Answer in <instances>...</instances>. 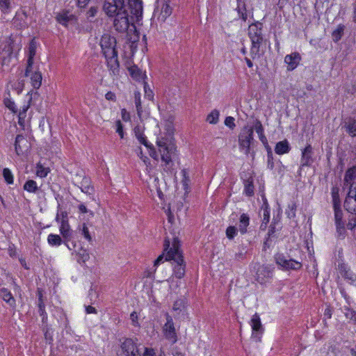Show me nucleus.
I'll list each match as a JSON object with an SVG mask.
<instances>
[{
  "instance_id": "nucleus-2",
  "label": "nucleus",
  "mask_w": 356,
  "mask_h": 356,
  "mask_svg": "<svg viewBox=\"0 0 356 356\" xmlns=\"http://www.w3.org/2000/svg\"><path fill=\"white\" fill-rule=\"evenodd\" d=\"M128 9L115 14L113 25L115 29L120 33L127 31L131 26L135 28V24L139 23L142 19L143 1L142 0H129Z\"/></svg>"
},
{
  "instance_id": "nucleus-11",
  "label": "nucleus",
  "mask_w": 356,
  "mask_h": 356,
  "mask_svg": "<svg viewBox=\"0 0 356 356\" xmlns=\"http://www.w3.org/2000/svg\"><path fill=\"white\" fill-rule=\"evenodd\" d=\"M165 317L166 323L163 326V333L165 338L174 344L177 341V335L174 322L172 317L168 313L165 314Z\"/></svg>"
},
{
  "instance_id": "nucleus-62",
  "label": "nucleus",
  "mask_w": 356,
  "mask_h": 356,
  "mask_svg": "<svg viewBox=\"0 0 356 356\" xmlns=\"http://www.w3.org/2000/svg\"><path fill=\"white\" fill-rule=\"evenodd\" d=\"M337 232L339 234V236H344L345 234V227L344 224H336Z\"/></svg>"
},
{
  "instance_id": "nucleus-45",
  "label": "nucleus",
  "mask_w": 356,
  "mask_h": 356,
  "mask_svg": "<svg viewBox=\"0 0 356 356\" xmlns=\"http://www.w3.org/2000/svg\"><path fill=\"white\" fill-rule=\"evenodd\" d=\"M10 0H0V10L3 14H8L10 12Z\"/></svg>"
},
{
  "instance_id": "nucleus-20",
  "label": "nucleus",
  "mask_w": 356,
  "mask_h": 356,
  "mask_svg": "<svg viewBox=\"0 0 356 356\" xmlns=\"http://www.w3.org/2000/svg\"><path fill=\"white\" fill-rule=\"evenodd\" d=\"M56 19L58 23L62 26L67 27L70 22L76 19L74 15L70 14L67 10H63L58 13L56 16Z\"/></svg>"
},
{
  "instance_id": "nucleus-17",
  "label": "nucleus",
  "mask_w": 356,
  "mask_h": 356,
  "mask_svg": "<svg viewBox=\"0 0 356 356\" xmlns=\"http://www.w3.org/2000/svg\"><path fill=\"white\" fill-rule=\"evenodd\" d=\"M128 72L131 78L138 83H143L147 79L146 72H143L140 68H139L136 65H131L128 67Z\"/></svg>"
},
{
  "instance_id": "nucleus-64",
  "label": "nucleus",
  "mask_w": 356,
  "mask_h": 356,
  "mask_svg": "<svg viewBox=\"0 0 356 356\" xmlns=\"http://www.w3.org/2000/svg\"><path fill=\"white\" fill-rule=\"evenodd\" d=\"M154 355H155L154 349L145 348L143 355V356H154Z\"/></svg>"
},
{
  "instance_id": "nucleus-37",
  "label": "nucleus",
  "mask_w": 356,
  "mask_h": 356,
  "mask_svg": "<svg viewBox=\"0 0 356 356\" xmlns=\"http://www.w3.org/2000/svg\"><path fill=\"white\" fill-rule=\"evenodd\" d=\"M134 104L136 108L137 114L139 118L143 115V108L141 105V94L139 91L136 90L134 92Z\"/></svg>"
},
{
  "instance_id": "nucleus-22",
  "label": "nucleus",
  "mask_w": 356,
  "mask_h": 356,
  "mask_svg": "<svg viewBox=\"0 0 356 356\" xmlns=\"http://www.w3.org/2000/svg\"><path fill=\"white\" fill-rule=\"evenodd\" d=\"M0 296L3 300L10 306V307L13 309H16V300L10 290L5 287L0 289Z\"/></svg>"
},
{
  "instance_id": "nucleus-21",
  "label": "nucleus",
  "mask_w": 356,
  "mask_h": 356,
  "mask_svg": "<svg viewBox=\"0 0 356 356\" xmlns=\"http://www.w3.org/2000/svg\"><path fill=\"white\" fill-rule=\"evenodd\" d=\"M59 226V232L64 241L68 243L72 235V229H71L69 220H60Z\"/></svg>"
},
{
  "instance_id": "nucleus-50",
  "label": "nucleus",
  "mask_w": 356,
  "mask_h": 356,
  "mask_svg": "<svg viewBox=\"0 0 356 356\" xmlns=\"http://www.w3.org/2000/svg\"><path fill=\"white\" fill-rule=\"evenodd\" d=\"M33 53V55L35 54V50L33 49V50H30V54H32ZM33 57L31 55H30L29 58H28V60H27V66H26V70H25V76H29L31 72V70H32V67H33Z\"/></svg>"
},
{
  "instance_id": "nucleus-60",
  "label": "nucleus",
  "mask_w": 356,
  "mask_h": 356,
  "mask_svg": "<svg viewBox=\"0 0 356 356\" xmlns=\"http://www.w3.org/2000/svg\"><path fill=\"white\" fill-rule=\"evenodd\" d=\"M130 319L132 322V325L134 326H138V316L136 312H133L130 314Z\"/></svg>"
},
{
  "instance_id": "nucleus-41",
  "label": "nucleus",
  "mask_w": 356,
  "mask_h": 356,
  "mask_svg": "<svg viewBox=\"0 0 356 356\" xmlns=\"http://www.w3.org/2000/svg\"><path fill=\"white\" fill-rule=\"evenodd\" d=\"M356 179V165L349 168L344 176V182L348 184L350 181Z\"/></svg>"
},
{
  "instance_id": "nucleus-32",
  "label": "nucleus",
  "mask_w": 356,
  "mask_h": 356,
  "mask_svg": "<svg viewBox=\"0 0 356 356\" xmlns=\"http://www.w3.org/2000/svg\"><path fill=\"white\" fill-rule=\"evenodd\" d=\"M255 129V131L259 135V140L264 145H267V138L264 135V129L261 122L259 120H256L253 129Z\"/></svg>"
},
{
  "instance_id": "nucleus-13",
  "label": "nucleus",
  "mask_w": 356,
  "mask_h": 356,
  "mask_svg": "<svg viewBox=\"0 0 356 356\" xmlns=\"http://www.w3.org/2000/svg\"><path fill=\"white\" fill-rule=\"evenodd\" d=\"M134 131L136 138L138 140L140 143L145 146L147 148L149 156L152 159L156 160V149L154 145L148 142L146 136L143 133V131L141 129V127L140 126L135 127Z\"/></svg>"
},
{
  "instance_id": "nucleus-14",
  "label": "nucleus",
  "mask_w": 356,
  "mask_h": 356,
  "mask_svg": "<svg viewBox=\"0 0 356 356\" xmlns=\"http://www.w3.org/2000/svg\"><path fill=\"white\" fill-rule=\"evenodd\" d=\"M251 327L252 329V338L254 339L256 341H260L264 330L260 316L257 313H255L251 318Z\"/></svg>"
},
{
  "instance_id": "nucleus-4",
  "label": "nucleus",
  "mask_w": 356,
  "mask_h": 356,
  "mask_svg": "<svg viewBox=\"0 0 356 356\" xmlns=\"http://www.w3.org/2000/svg\"><path fill=\"white\" fill-rule=\"evenodd\" d=\"M163 246L164 252L166 254L165 260H173L175 263L173 268L175 276L178 279L182 278L185 275L186 264L182 253L179 250L178 243L175 241L172 243V246L170 247V241L165 239Z\"/></svg>"
},
{
  "instance_id": "nucleus-24",
  "label": "nucleus",
  "mask_w": 356,
  "mask_h": 356,
  "mask_svg": "<svg viewBox=\"0 0 356 356\" xmlns=\"http://www.w3.org/2000/svg\"><path fill=\"white\" fill-rule=\"evenodd\" d=\"M182 175L181 184L183 186V189L184 190V199L188 195V194L191 192L190 183L191 179L186 169H183L181 172Z\"/></svg>"
},
{
  "instance_id": "nucleus-52",
  "label": "nucleus",
  "mask_w": 356,
  "mask_h": 356,
  "mask_svg": "<svg viewBox=\"0 0 356 356\" xmlns=\"http://www.w3.org/2000/svg\"><path fill=\"white\" fill-rule=\"evenodd\" d=\"M31 97H30L29 102L26 104H24L22 108L19 110L18 118H26V112L31 106Z\"/></svg>"
},
{
  "instance_id": "nucleus-56",
  "label": "nucleus",
  "mask_w": 356,
  "mask_h": 356,
  "mask_svg": "<svg viewBox=\"0 0 356 356\" xmlns=\"http://www.w3.org/2000/svg\"><path fill=\"white\" fill-rule=\"evenodd\" d=\"M267 160L268 168L273 170L274 168V162L271 148H269L268 154H267Z\"/></svg>"
},
{
  "instance_id": "nucleus-28",
  "label": "nucleus",
  "mask_w": 356,
  "mask_h": 356,
  "mask_svg": "<svg viewBox=\"0 0 356 356\" xmlns=\"http://www.w3.org/2000/svg\"><path fill=\"white\" fill-rule=\"evenodd\" d=\"M250 224V217L247 213H242L239 218L238 230L241 234L247 232V227Z\"/></svg>"
},
{
  "instance_id": "nucleus-53",
  "label": "nucleus",
  "mask_w": 356,
  "mask_h": 356,
  "mask_svg": "<svg viewBox=\"0 0 356 356\" xmlns=\"http://www.w3.org/2000/svg\"><path fill=\"white\" fill-rule=\"evenodd\" d=\"M237 234V229L234 226H229L226 229L227 237L232 240Z\"/></svg>"
},
{
  "instance_id": "nucleus-6",
  "label": "nucleus",
  "mask_w": 356,
  "mask_h": 356,
  "mask_svg": "<svg viewBox=\"0 0 356 356\" xmlns=\"http://www.w3.org/2000/svg\"><path fill=\"white\" fill-rule=\"evenodd\" d=\"M20 49L21 45L17 44L16 37L13 34L3 41L0 51V64L3 71L9 67L14 51Z\"/></svg>"
},
{
  "instance_id": "nucleus-26",
  "label": "nucleus",
  "mask_w": 356,
  "mask_h": 356,
  "mask_svg": "<svg viewBox=\"0 0 356 356\" xmlns=\"http://www.w3.org/2000/svg\"><path fill=\"white\" fill-rule=\"evenodd\" d=\"M47 243L50 246L52 247H58L60 246L63 243H64L67 247V243L64 241V239L61 238V236L56 234H49L47 236Z\"/></svg>"
},
{
  "instance_id": "nucleus-23",
  "label": "nucleus",
  "mask_w": 356,
  "mask_h": 356,
  "mask_svg": "<svg viewBox=\"0 0 356 356\" xmlns=\"http://www.w3.org/2000/svg\"><path fill=\"white\" fill-rule=\"evenodd\" d=\"M143 284L144 288L146 289L147 292L152 293V289L154 286V270L151 271L149 270H147L144 272L143 275Z\"/></svg>"
},
{
  "instance_id": "nucleus-33",
  "label": "nucleus",
  "mask_w": 356,
  "mask_h": 356,
  "mask_svg": "<svg viewBox=\"0 0 356 356\" xmlns=\"http://www.w3.org/2000/svg\"><path fill=\"white\" fill-rule=\"evenodd\" d=\"M38 306L39 314H40V316L42 318V322L43 323H45L47 321L48 316H47V312L45 310V305L44 303V301H43V299H42V296L41 293H40V295H39V297H38Z\"/></svg>"
},
{
  "instance_id": "nucleus-19",
  "label": "nucleus",
  "mask_w": 356,
  "mask_h": 356,
  "mask_svg": "<svg viewBox=\"0 0 356 356\" xmlns=\"http://www.w3.org/2000/svg\"><path fill=\"white\" fill-rule=\"evenodd\" d=\"M301 60V56L299 53L294 52L286 55L284 58V62L287 64V70L292 71L295 70Z\"/></svg>"
},
{
  "instance_id": "nucleus-58",
  "label": "nucleus",
  "mask_w": 356,
  "mask_h": 356,
  "mask_svg": "<svg viewBox=\"0 0 356 356\" xmlns=\"http://www.w3.org/2000/svg\"><path fill=\"white\" fill-rule=\"evenodd\" d=\"M234 120H235L233 117L228 116L225 120V124L231 129H233L236 127Z\"/></svg>"
},
{
  "instance_id": "nucleus-40",
  "label": "nucleus",
  "mask_w": 356,
  "mask_h": 356,
  "mask_svg": "<svg viewBox=\"0 0 356 356\" xmlns=\"http://www.w3.org/2000/svg\"><path fill=\"white\" fill-rule=\"evenodd\" d=\"M345 127L351 136H356V120L349 118L346 122Z\"/></svg>"
},
{
  "instance_id": "nucleus-1",
  "label": "nucleus",
  "mask_w": 356,
  "mask_h": 356,
  "mask_svg": "<svg viewBox=\"0 0 356 356\" xmlns=\"http://www.w3.org/2000/svg\"><path fill=\"white\" fill-rule=\"evenodd\" d=\"M166 137L157 141V146L161 154V166L166 172H172L174 162L178 159L177 147L173 142V118L170 116L165 122Z\"/></svg>"
},
{
  "instance_id": "nucleus-5",
  "label": "nucleus",
  "mask_w": 356,
  "mask_h": 356,
  "mask_svg": "<svg viewBox=\"0 0 356 356\" xmlns=\"http://www.w3.org/2000/svg\"><path fill=\"white\" fill-rule=\"evenodd\" d=\"M263 24L256 22L251 24L248 29V37L251 41L250 54L252 59L259 58L260 48L266 39L263 34Z\"/></svg>"
},
{
  "instance_id": "nucleus-16",
  "label": "nucleus",
  "mask_w": 356,
  "mask_h": 356,
  "mask_svg": "<svg viewBox=\"0 0 356 356\" xmlns=\"http://www.w3.org/2000/svg\"><path fill=\"white\" fill-rule=\"evenodd\" d=\"M313 148L310 144H307L302 150L300 170L304 167H309L312 165L314 160L313 159Z\"/></svg>"
},
{
  "instance_id": "nucleus-39",
  "label": "nucleus",
  "mask_w": 356,
  "mask_h": 356,
  "mask_svg": "<svg viewBox=\"0 0 356 356\" xmlns=\"http://www.w3.org/2000/svg\"><path fill=\"white\" fill-rule=\"evenodd\" d=\"M23 188L24 191L29 193H35L38 191V186L35 181L33 179H29L24 183Z\"/></svg>"
},
{
  "instance_id": "nucleus-35",
  "label": "nucleus",
  "mask_w": 356,
  "mask_h": 356,
  "mask_svg": "<svg viewBox=\"0 0 356 356\" xmlns=\"http://www.w3.org/2000/svg\"><path fill=\"white\" fill-rule=\"evenodd\" d=\"M344 208L350 213L356 212V198H353V196H346L344 202Z\"/></svg>"
},
{
  "instance_id": "nucleus-63",
  "label": "nucleus",
  "mask_w": 356,
  "mask_h": 356,
  "mask_svg": "<svg viewBox=\"0 0 356 356\" xmlns=\"http://www.w3.org/2000/svg\"><path fill=\"white\" fill-rule=\"evenodd\" d=\"M76 5L78 7L81 8H86V6L89 3L90 0H76Z\"/></svg>"
},
{
  "instance_id": "nucleus-38",
  "label": "nucleus",
  "mask_w": 356,
  "mask_h": 356,
  "mask_svg": "<svg viewBox=\"0 0 356 356\" xmlns=\"http://www.w3.org/2000/svg\"><path fill=\"white\" fill-rule=\"evenodd\" d=\"M50 172L48 167H44L40 162L38 163L35 166V174L40 178L46 177Z\"/></svg>"
},
{
  "instance_id": "nucleus-8",
  "label": "nucleus",
  "mask_w": 356,
  "mask_h": 356,
  "mask_svg": "<svg viewBox=\"0 0 356 356\" xmlns=\"http://www.w3.org/2000/svg\"><path fill=\"white\" fill-rule=\"evenodd\" d=\"M253 140V127H245L238 136V143L240 149L244 150L245 154L250 153Z\"/></svg>"
},
{
  "instance_id": "nucleus-54",
  "label": "nucleus",
  "mask_w": 356,
  "mask_h": 356,
  "mask_svg": "<svg viewBox=\"0 0 356 356\" xmlns=\"http://www.w3.org/2000/svg\"><path fill=\"white\" fill-rule=\"evenodd\" d=\"M143 84L145 92V97H147L148 99L152 100L154 98L153 91L149 88V86L147 82H144V83Z\"/></svg>"
},
{
  "instance_id": "nucleus-29",
  "label": "nucleus",
  "mask_w": 356,
  "mask_h": 356,
  "mask_svg": "<svg viewBox=\"0 0 356 356\" xmlns=\"http://www.w3.org/2000/svg\"><path fill=\"white\" fill-rule=\"evenodd\" d=\"M239 17L244 22L248 19L245 0H237V7L236 8Z\"/></svg>"
},
{
  "instance_id": "nucleus-51",
  "label": "nucleus",
  "mask_w": 356,
  "mask_h": 356,
  "mask_svg": "<svg viewBox=\"0 0 356 356\" xmlns=\"http://www.w3.org/2000/svg\"><path fill=\"white\" fill-rule=\"evenodd\" d=\"M3 103H4V105L6 106V107H7L12 112H13V113L17 112V108H16L15 103L11 99L8 98V97L5 98L3 100Z\"/></svg>"
},
{
  "instance_id": "nucleus-34",
  "label": "nucleus",
  "mask_w": 356,
  "mask_h": 356,
  "mask_svg": "<svg viewBox=\"0 0 356 356\" xmlns=\"http://www.w3.org/2000/svg\"><path fill=\"white\" fill-rule=\"evenodd\" d=\"M172 309L176 312V315H183L186 310V301L184 298L177 300L172 307Z\"/></svg>"
},
{
  "instance_id": "nucleus-59",
  "label": "nucleus",
  "mask_w": 356,
  "mask_h": 356,
  "mask_svg": "<svg viewBox=\"0 0 356 356\" xmlns=\"http://www.w3.org/2000/svg\"><path fill=\"white\" fill-rule=\"evenodd\" d=\"M123 124L120 120L116 121V132L120 135L121 138H124Z\"/></svg>"
},
{
  "instance_id": "nucleus-46",
  "label": "nucleus",
  "mask_w": 356,
  "mask_h": 356,
  "mask_svg": "<svg viewBox=\"0 0 356 356\" xmlns=\"http://www.w3.org/2000/svg\"><path fill=\"white\" fill-rule=\"evenodd\" d=\"M219 111L216 109L213 110L207 118V121L210 124H216L218 122L219 119Z\"/></svg>"
},
{
  "instance_id": "nucleus-36",
  "label": "nucleus",
  "mask_w": 356,
  "mask_h": 356,
  "mask_svg": "<svg viewBox=\"0 0 356 356\" xmlns=\"http://www.w3.org/2000/svg\"><path fill=\"white\" fill-rule=\"evenodd\" d=\"M42 74L40 72H34L31 75V83L35 89H38L42 84Z\"/></svg>"
},
{
  "instance_id": "nucleus-10",
  "label": "nucleus",
  "mask_w": 356,
  "mask_h": 356,
  "mask_svg": "<svg viewBox=\"0 0 356 356\" xmlns=\"http://www.w3.org/2000/svg\"><path fill=\"white\" fill-rule=\"evenodd\" d=\"M124 0H105L103 9L109 17H113L115 14L122 12L126 9Z\"/></svg>"
},
{
  "instance_id": "nucleus-31",
  "label": "nucleus",
  "mask_w": 356,
  "mask_h": 356,
  "mask_svg": "<svg viewBox=\"0 0 356 356\" xmlns=\"http://www.w3.org/2000/svg\"><path fill=\"white\" fill-rule=\"evenodd\" d=\"M170 2V0H164V3L161 8L160 15L158 18L159 20L164 22L166 19V18L171 15L172 8L169 5Z\"/></svg>"
},
{
  "instance_id": "nucleus-61",
  "label": "nucleus",
  "mask_w": 356,
  "mask_h": 356,
  "mask_svg": "<svg viewBox=\"0 0 356 356\" xmlns=\"http://www.w3.org/2000/svg\"><path fill=\"white\" fill-rule=\"evenodd\" d=\"M105 99L108 101L116 102L117 98L115 94L112 91H108L105 94Z\"/></svg>"
},
{
  "instance_id": "nucleus-47",
  "label": "nucleus",
  "mask_w": 356,
  "mask_h": 356,
  "mask_svg": "<svg viewBox=\"0 0 356 356\" xmlns=\"http://www.w3.org/2000/svg\"><path fill=\"white\" fill-rule=\"evenodd\" d=\"M135 152L138 154V156H140V158L143 160L144 163L146 165L147 170H151L152 168L149 162V159L147 156L143 155L142 148L140 147H138L135 149Z\"/></svg>"
},
{
  "instance_id": "nucleus-7",
  "label": "nucleus",
  "mask_w": 356,
  "mask_h": 356,
  "mask_svg": "<svg viewBox=\"0 0 356 356\" xmlns=\"http://www.w3.org/2000/svg\"><path fill=\"white\" fill-rule=\"evenodd\" d=\"M254 268L256 270L255 280L261 284L268 282L273 277L274 267L269 264H255Z\"/></svg>"
},
{
  "instance_id": "nucleus-30",
  "label": "nucleus",
  "mask_w": 356,
  "mask_h": 356,
  "mask_svg": "<svg viewBox=\"0 0 356 356\" xmlns=\"http://www.w3.org/2000/svg\"><path fill=\"white\" fill-rule=\"evenodd\" d=\"M79 233L83 236L84 239L89 243L92 241V236L89 231L88 226L86 223L83 222L79 225L77 227Z\"/></svg>"
},
{
  "instance_id": "nucleus-3",
  "label": "nucleus",
  "mask_w": 356,
  "mask_h": 356,
  "mask_svg": "<svg viewBox=\"0 0 356 356\" xmlns=\"http://www.w3.org/2000/svg\"><path fill=\"white\" fill-rule=\"evenodd\" d=\"M116 44L115 37L106 33L102 36L100 40L102 51L106 58L107 67L113 75L118 74L120 68Z\"/></svg>"
},
{
  "instance_id": "nucleus-44",
  "label": "nucleus",
  "mask_w": 356,
  "mask_h": 356,
  "mask_svg": "<svg viewBox=\"0 0 356 356\" xmlns=\"http://www.w3.org/2000/svg\"><path fill=\"white\" fill-rule=\"evenodd\" d=\"M332 203L333 207H341V201L339 198V188L337 187H333L332 188Z\"/></svg>"
},
{
  "instance_id": "nucleus-15",
  "label": "nucleus",
  "mask_w": 356,
  "mask_h": 356,
  "mask_svg": "<svg viewBox=\"0 0 356 356\" xmlns=\"http://www.w3.org/2000/svg\"><path fill=\"white\" fill-rule=\"evenodd\" d=\"M121 349L126 356H140V353L136 344L129 338H127L121 343Z\"/></svg>"
},
{
  "instance_id": "nucleus-48",
  "label": "nucleus",
  "mask_w": 356,
  "mask_h": 356,
  "mask_svg": "<svg viewBox=\"0 0 356 356\" xmlns=\"http://www.w3.org/2000/svg\"><path fill=\"white\" fill-rule=\"evenodd\" d=\"M296 204L294 202H292L288 205L287 209H286V214L287 215L288 218H293L296 217Z\"/></svg>"
},
{
  "instance_id": "nucleus-57",
  "label": "nucleus",
  "mask_w": 356,
  "mask_h": 356,
  "mask_svg": "<svg viewBox=\"0 0 356 356\" xmlns=\"http://www.w3.org/2000/svg\"><path fill=\"white\" fill-rule=\"evenodd\" d=\"M347 196H353V198L356 199V182L353 181L350 184Z\"/></svg>"
},
{
  "instance_id": "nucleus-27",
  "label": "nucleus",
  "mask_w": 356,
  "mask_h": 356,
  "mask_svg": "<svg viewBox=\"0 0 356 356\" xmlns=\"http://www.w3.org/2000/svg\"><path fill=\"white\" fill-rule=\"evenodd\" d=\"M291 150L289 142L286 140L278 142L275 147V152L277 154H284L288 153Z\"/></svg>"
},
{
  "instance_id": "nucleus-55",
  "label": "nucleus",
  "mask_w": 356,
  "mask_h": 356,
  "mask_svg": "<svg viewBox=\"0 0 356 356\" xmlns=\"http://www.w3.org/2000/svg\"><path fill=\"white\" fill-rule=\"evenodd\" d=\"M55 220L57 222H60V220L68 221L67 212L66 211H61L60 212L58 211Z\"/></svg>"
},
{
  "instance_id": "nucleus-49",
  "label": "nucleus",
  "mask_w": 356,
  "mask_h": 356,
  "mask_svg": "<svg viewBox=\"0 0 356 356\" xmlns=\"http://www.w3.org/2000/svg\"><path fill=\"white\" fill-rule=\"evenodd\" d=\"M334 211L335 224H343L342 221L343 213L341 207H333Z\"/></svg>"
},
{
  "instance_id": "nucleus-25",
  "label": "nucleus",
  "mask_w": 356,
  "mask_h": 356,
  "mask_svg": "<svg viewBox=\"0 0 356 356\" xmlns=\"http://www.w3.org/2000/svg\"><path fill=\"white\" fill-rule=\"evenodd\" d=\"M244 194L248 197H252L254 194V186L253 184V178L248 177L243 179Z\"/></svg>"
},
{
  "instance_id": "nucleus-9",
  "label": "nucleus",
  "mask_w": 356,
  "mask_h": 356,
  "mask_svg": "<svg viewBox=\"0 0 356 356\" xmlns=\"http://www.w3.org/2000/svg\"><path fill=\"white\" fill-rule=\"evenodd\" d=\"M275 263L283 270H298L302 267L300 262L293 259H288L282 253H277L274 256Z\"/></svg>"
},
{
  "instance_id": "nucleus-12",
  "label": "nucleus",
  "mask_w": 356,
  "mask_h": 356,
  "mask_svg": "<svg viewBox=\"0 0 356 356\" xmlns=\"http://www.w3.org/2000/svg\"><path fill=\"white\" fill-rule=\"evenodd\" d=\"M15 152L17 156L28 154L31 145L27 138L22 134H17L14 142Z\"/></svg>"
},
{
  "instance_id": "nucleus-42",
  "label": "nucleus",
  "mask_w": 356,
  "mask_h": 356,
  "mask_svg": "<svg viewBox=\"0 0 356 356\" xmlns=\"http://www.w3.org/2000/svg\"><path fill=\"white\" fill-rule=\"evenodd\" d=\"M2 174L3 179L7 184L11 185L14 183V176L12 171L9 168H3Z\"/></svg>"
},
{
  "instance_id": "nucleus-43",
  "label": "nucleus",
  "mask_w": 356,
  "mask_h": 356,
  "mask_svg": "<svg viewBox=\"0 0 356 356\" xmlns=\"http://www.w3.org/2000/svg\"><path fill=\"white\" fill-rule=\"evenodd\" d=\"M344 26L339 24L337 28L332 32V39L334 42H337L341 39L343 34Z\"/></svg>"
},
{
  "instance_id": "nucleus-18",
  "label": "nucleus",
  "mask_w": 356,
  "mask_h": 356,
  "mask_svg": "<svg viewBox=\"0 0 356 356\" xmlns=\"http://www.w3.org/2000/svg\"><path fill=\"white\" fill-rule=\"evenodd\" d=\"M78 186L81 189V192L87 195L90 196L95 194V187L90 177L88 176L83 175L79 183V186Z\"/></svg>"
}]
</instances>
